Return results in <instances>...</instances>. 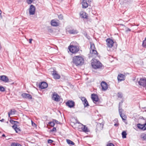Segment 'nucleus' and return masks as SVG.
<instances>
[{"label": "nucleus", "mask_w": 146, "mask_h": 146, "mask_svg": "<svg viewBox=\"0 0 146 146\" xmlns=\"http://www.w3.org/2000/svg\"><path fill=\"white\" fill-rule=\"evenodd\" d=\"M39 87L41 89H45L48 86L47 84L45 82H42L39 84Z\"/></svg>", "instance_id": "obj_10"}, {"label": "nucleus", "mask_w": 146, "mask_h": 146, "mask_svg": "<svg viewBox=\"0 0 146 146\" xmlns=\"http://www.w3.org/2000/svg\"><path fill=\"white\" fill-rule=\"evenodd\" d=\"M10 122L12 124H13L14 125V124H15V121L12 120H10Z\"/></svg>", "instance_id": "obj_41"}, {"label": "nucleus", "mask_w": 146, "mask_h": 146, "mask_svg": "<svg viewBox=\"0 0 146 146\" xmlns=\"http://www.w3.org/2000/svg\"><path fill=\"white\" fill-rule=\"evenodd\" d=\"M51 25L53 26H57L58 25V23L55 20H52L51 22Z\"/></svg>", "instance_id": "obj_20"}, {"label": "nucleus", "mask_w": 146, "mask_h": 146, "mask_svg": "<svg viewBox=\"0 0 146 146\" xmlns=\"http://www.w3.org/2000/svg\"><path fill=\"white\" fill-rule=\"evenodd\" d=\"M18 143H12L11 145L12 146H17Z\"/></svg>", "instance_id": "obj_44"}, {"label": "nucleus", "mask_w": 146, "mask_h": 146, "mask_svg": "<svg viewBox=\"0 0 146 146\" xmlns=\"http://www.w3.org/2000/svg\"><path fill=\"white\" fill-rule=\"evenodd\" d=\"M2 136L3 137H5V134H3L2 135Z\"/></svg>", "instance_id": "obj_55"}, {"label": "nucleus", "mask_w": 146, "mask_h": 146, "mask_svg": "<svg viewBox=\"0 0 146 146\" xmlns=\"http://www.w3.org/2000/svg\"><path fill=\"white\" fill-rule=\"evenodd\" d=\"M52 75L54 78L55 79H58L60 77V76L57 73V72L56 71H53Z\"/></svg>", "instance_id": "obj_18"}, {"label": "nucleus", "mask_w": 146, "mask_h": 146, "mask_svg": "<svg viewBox=\"0 0 146 146\" xmlns=\"http://www.w3.org/2000/svg\"><path fill=\"white\" fill-rule=\"evenodd\" d=\"M5 89L2 86H0V91L3 92L5 91Z\"/></svg>", "instance_id": "obj_35"}, {"label": "nucleus", "mask_w": 146, "mask_h": 146, "mask_svg": "<svg viewBox=\"0 0 146 146\" xmlns=\"http://www.w3.org/2000/svg\"><path fill=\"white\" fill-rule=\"evenodd\" d=\"M142 46L144 48H146V38L143 41Z\"/></svg>", "instance_id": "obj_30"}, {"label": "nucleus", "mask_w": 146, "mask_h": 146, "mask_svg": "<svg viewBox=\"0 0 146 146\" xmlns=\"http://www.w3.org/2000/svg\"><path fill=\"white\" fill-rule=\"evenodd\" d=\"M17 146H22L20 144L18 143Z\"/></svg>", "instance_id": "obj_52"}, {"label": "nucleus", "mask_w": 146, "mask_h": 146, "mask_svg": "<svg viewBox=\"0 0 146 146\" xmlns=\"http://www.w3.org/2000/svg\"><path fill=\"white\" fill-rule=\"evenodd\" d=\"M126 29H127L126 30V32H127L128 31H131V29H129L127 28H126Z\"/></svg>", "instance_id": "obj_48"}, {"label": "nucleus", "mask_w": 146, "mask_h": 146, "mask_svg": "<svg viewBox=\"0 0 146 146\" xmlns=\"http://www.w3.org/2000/svg\"><path fill=\"white\" fill-rule=\"evenodd\" d=\"M106 146H115L114 144L111 143H108Z\"/></svg>", "instance_id": "obj_37"}, {"label": "nucleus", "mask_w": 146, "mask_h": 146, "mask_svg": "<svg viewBox=\"0 0 146 146\" xmlns=\"http://www.w3.org/2000/svg\"><path fill=\"white\" fill-rule=\"evenodd\" d=\"M53 121H54V123H56L57 124H58L59 123V122H58V121H57V120H56L53 119Z\"/></svg>", "instance_id": "obj_47"}, {"label": "nucleus", "mask_w": 146, "mask_h": 146, "mask_svg": "<svg viewBox=\"0 0 146 146\" xmlns=\"http://www.w3.org/2000/svg\"><path fill=\"white\" fill-rule=\"evenodd\" d=\"M145 38H146V37Z\"/></svg>", "instance_id": "obj_57"}, {"label": "nucleus", "mask_w": 146, "mask_h": 146, "mask_svg": "<svg viewBox=\"0 0 146 146\" xmlns=\"http://www.w3.org/2000/svg\"><path fill=\"white\" fill-rule=\"evenodd\" d=\"M91 62L93 68L95 69L99 68L102 66L101 63L97 59L93 58L91 60Z\"/></svg>", "instance_id": "obj_2"}, {"label": "nucleus", "mask_w": 146, "mask_h": 146, "mask_svg": "<svg viewBox=\"0 0 146 146\" xmlns=\"http://www.w3.org/2000/svg\"><path fill=\"white\" fill-rule=\"evenodd\" d=\"M139 84L144 87H146V78H140L138 82Z\"/></svg>", "instance_id": "obj_8"}, {"label": "nucleus", "mask_w": 146, "mask_h": 146, "mask_svg": "<svg viewBox=\"0 0 146 146\" xmlns=\"http://www.w3.org/2000/svg\"><path fill=\"white\" fill-rule=\"evenodd\" d=\"M58 18L60 19H62L63 18V16L62 15H60L58 16Z\"/></svg>", "instance_id": "obj_43"}, {"label": "nucleus", "mask_w": 146, "mask_h": 146, "mask_svg": "<svg viewBox=\"0 0 146 146\" xmlns=\"http://www.w3.org/2000/svg\"><path fill=\"white\" fill-rule=\"evenodd\" d=\"M19 123V122L15 121V124L13 125H15L16 126H17V124Z\"/></svg>", "instance_id": "obj_45"}, {"label": "nucleus", "mask_w": 146, "mask_h": 146, "mask_svg": "<svg viewBox=\"0 0 146 146\" xmlns=\"http://www.w3.org/2000/svg\"><path fill=\"white\" fill-rule=\"evenodd\" d=\"M35 7L33 5H31L29 9V14L30 15H34L35 13Z\"/></svg>", "instance_id": "obj_7"}, {"label": "nucleus", "mask_w": 146, "mask_h": 146, "mask_svg": "<svg viewBox=\"0 0 146 146\" xmlns=\"http://www.w3.org/2000/svg\"><path fill=\"white\" fill-rule=\"evenodd\" d=\"M53 141L50 139L48 140V142L49 143H52Z\"/></svg>", "instance_id": "obj_40"}, {"label": "nucleus", "mask_w": 146, "mask_h": 146, "mask_svg": "<svg viewBox=\"0 0 146 146\" xmlns=\"http://www.w3.org/2000/svg\"><path fill=\"white\" fill-rule=\"evenodd\" d=\"M117 96L118 98H121L122 97V94L120 92H118L117 94Z\"/></svg>", "instance_id": "obj_36"}, {"label": "nucleus", "mask_w": 146, "mask_h": 146, "mask_svg": "<svg viewBox=\"0 0 146 146\" xmlns=\"http://www.w3.org/2000/svg\"><path fill=\"white\" fill-rule=\"evenodd\" d=\"M122 138H125L126 137L127 133L125 131H123L122 133Z\"/></svg>", "instance_id": "obj_29"}, {"label": "nucleus", "mask_w": 146, "mask_h": 146, "mask_svg": "<svg viewBox=\"0 0 146 146\" xmlns=\"http://www.w3.org/2000/svg\"><path fill=\"white\" fill-rule=\"evenodd\" d=\"M92 99L94 103H95L98 101L99 99L97 95L94 94H92Z\"/></svg>", "instance_id": "obj_15"}, {"label": "nucleus", "mask_w": 146, "mask_h": 146, "mask_svg": "<svg viewBox=\"0 0 146 146\" xmlns=\"http://www.w3.org/2000/svg\"><path fill=\"white\" fill-rule=\"evenodd\" d=\"M48 123L49 124V125L52 127H53L55 124V123L54 121H53V120L52 121H51L50 122Z\"/></svg>", "instance_id": "obj_34"}, {"label": "nucleus", "mask_w": 146, "mask_h": 146, "mask_svg": "<svg viewBox=\"0 0 146 146\" xmlns=\"http://www.w3.org/2000/svg\"><path fill=\"white\" fill-rule=\"evenodd\" d=\"M101 85L102 86V90L105 91L108 89V85L106 82L104 81L102 82H101Z\"/></svg>", "instance_id": "obj_11"}, {"label": "nucleus", "mask_w": 146, "mask_h": 146, "mask_svg": "<svg viewBox=\"0 0 146 146\" xmlns=\"http://www.w3.org/2000/svg\"><path fill=\"white\" fill-rule=\"evenodd\" d=\"M1 10H0V15H1Z\"/></svg>", "instance_id": "obj_56"}, {"label": "nucleus", "mask_w": 146, "mask_h": 146, "mask_svg": "<svg viewBox=\"0 0 146 146\" xmlns=\"http://www.w3.org/2000/svg\"><path fill=\"white\" fill-rule=\"evenodd\" d=\"M33 40V39L32 38L30 39L29 40V43L30 44H31L32 43V41Z\"/></svg>", "instance_id": "obj_49"}, {"label": "nucleus", "mask_w": 146, "mask_h": 146, "mask_svg": "<svg viewBox=\"0 0 146 146\" xmlns=\"http://www.w3.org/2000/svg\"><path fill=\"white\" fill-rule=\"evenodd\" d=\"M4 119H2L0 120V121H1V122H2L4 121Z\"/></svg>", "instance_id": "obj_51"}, {"label": "nucleus", "mask_w": 146, "mask_h": 146, "mask_svg": "<svg viewBox=\"0 0 146 146\" xmlns=\"http://www.w3.org/2000/svg\"><path fill=\"white\" fill-rule=\"evenodd\" d=\"M121 104V103H119V113L120 116H121L122 114V113L123 110L121 108H120V104Z\"/></svg>", "instance_id": "obj_26"}, {"label": "nucleus", "mask_w": 146, "mask_h": 146, "mask_svg": "<svg viewBox=\"0 0 146 146\" xmlns=\"http://www.w3.org/2000/svg\"><path fill=\"white\" fill-rule=\"evenodd\" d=\"M86 13H83L82 14L83 16H82V17L83 18L86 19L87 18V16L86 15Z\"/></svg>", "instance_id": "obj_38"}, {"label": "nucleus", "mask_w": 146, "mask_h": 146, "mask_svg": "<svg viewBox=\"0 0 146 146\" xmlns=\"http://www.w3.org/2000/svg\"><path fill=\"white\" fill-rule=\"evenodd\" d=\"M66 105L70 108H72L75 106V102L72 100H68L66 103Z\"/></svg>", "instance_id": "obj_9"}, {"label": "nucleus", "mask_w": 146, "mask_h": 146, "mask_svg": "<svg viewBox=\"0 0 146 146\" xmlns=\"http://www.w3.org/2000/svg\"><path fill=\"white\" fill-rule=\"evenodd\" d=\"M60 97L59 96L55 93H54L53 94L52 97V99L56 102H58L60 101Z\"/></svg>", "instance_id": "obj_12"}, {"label": "nucleus", "mask_w": 146, "mask_h": 146, "mask_svg": "<svg viewBox=\"0 0 146 146\" xmlns=\"http://www.w3.org/2000/svg\"><path fill=\"white\" fill-rule=\"evenodd\" d=\"M81 100L82 101V102L85 100H86V98L85 97H82L81 98Z\"/></svg>", "instance_id": "obj_39"}, {"label": "nucleus", "mask_w": 146, "mask_h": 146, "mask_svg": "<svg viewBox=\"0 0 146 146\" xmlns=\"http://www.w3.org/2000/svg\"><path fill=\"white\" fill-rule=\"evenodd\" d=\"M69 51L73 53H77L79 50L78 46L71 45L68 47Z\"/></svg>", "instance_id": "obj_4"}, {"label": "nucleus", "mask_w": 146, "mask_h": 146, "mask_svg": "<svg viewBox=\"0 0 146 146\" xmlns=\"http://www.w3.org/2000/svg\"><path fill=\"white\" fill-rule=\"evenodd\" d=\"M16 112V111L15 110V109H13L11 110L10 112H9L8 113L9 117H10V115H11L15 114Z\"/></svg>", "instance_id": "obj_24"}, {"label": "nucleus", "mask_w": 146, "mask_h": 146, "mask_svg": "<svg viewBox=\"0 0 146 146\" xmlns=\"http://www.w3.org/2000/svg\"><path fill=\"white\" fill-rule=\"evenodd\" d=\"M106 41L108 47L112 48L114 43L113 40L110 38H108L106 40Z\"/></svg>", "instance_id": "obj_6"}, {"label": "nucleus", "mask_w": 146, "mask_h": 146, "mask_svg": "<svg viewBox=\"0 0 146 146\" xmlns=\"http://www.w3.org/2000/svg\"><path fill=\"white\" fill-rule=\"evenodd\" d=\"M84 61L83 57L79 56H77L73 57L72 62L76 66H80L83 64Z\"/></svg>", "instance_id": "obj_1"}, {"label": "nucleus", "mask_w": 146, "mask_h": 146, "mask_svg": "<svg viewBox=\"0 0 146 146\" xmlns=\"http://www.w3.org/2000/svg\"><path fill=\"white\" fill-rule=\"evenodd\" d=\"M31 122H32V125L33 126V127H36V124L34 123L32 120L31 121Z\"/></svg>", "instance_id": "obj_42"}, {"label": "nucleus", "mask_w": 146, "mask_h": 146, "mask_svg": "<svg viewBox=\"0 0 146 146\" xmlns=\"http://www.w3.org/2000/svg\"><path fill=\"white\" fill-rule=\"evenodd\" d=\"M137 127L139 129L144 130L146 129V123H145L143 125L139 123L137 124Z\"/></svg>", "instance_id": "obj_19"}, {"label": "nucleus", "mask_w": 146, "mask_h": 146, "mask_svg": "<svg viewBox=\"0 0 146 146\" xmlns=\"http://www.w3.org/2000/svg\"><path fill=\"white\" fill-rule=\"evenodd\" d=\"M12 127L15 130L16 133H19L21 132V129L18 128L17 126H16L15 125H13Z\"/></svg>", "instance_id": "obj_23"}, {"label": "nucleus", "mask_w": 146, "mask_h": 146, "mask_svg": "<svg viewBox=\"0 0 146 146\" xmlns=\"http://www.w3.org/2000/svg\"><path fill=\"white\" fill-rule=\"evenodd\" d=\"M81 124L82 126L81 127V129L83 132L85 133L90 132V130L86 125H84L82 124Z\"/></svg>", "instance_id": "obj_17"}, {"label": "nucleus", "mask_w": 146, "mask_h": 146, "mask_svg": "<svg viewBox=\"0 0 146 146\" xmlns=\"http://www.w3.org/2000/svg\"><path fill=\"white\" fill-rule=\"evenodd\" d=\"M92 0H82L81 3L82 7L83 8L85 9L88 7L89 3L91 2Z\"/></svg>", "instance_id": "obj_5"}, {"label": "nucleus", "mask_w": 146, "mask_h": 146, "mask_svg": "<svg viewBox=\"0 0 146 146\" xmlns=\"http://www.w3.org/2000/svg\"><path fill=\"white\" fill-rule=\"evenodd\" d=\"M97 129L98 130H102L103 128V125L101 123H98L97 124Z\"/></svg>", "instance_id": "obj_21"}, {"label": "nucleus", "mask_w": 146, "mask_h": 146, "mask_svg": "<svg viewBox=\"0 0 146 146\" xmlns=\"http://www.w3.org/2000/svg\"><path fill=\"white\" fill-rule=\"evenodd\" d=\"M125 76L123 74H118L117 76V79L118 81H121L125 80Z\"/></svg>", "instance_id": "obj_14"}, {"label": "nucleus", "mask_w": 146, "mask_h": 146, "mask_svg": "<svg viewBox=\"0 0 146 146\" xmlns=\"http://www.w3.org/2000/svg\"><path fill=\"white\" fill-rule=\"evenodd\" d=\"M120 25H121L122 26H124V27H125V25H123V24H120Z\"/></svg>", "instance_id": "obj_53"}, {"label": "nucleus", "mask_w": 146, "mask_h": 146, "mask_svg": "<svg viewBox=\"0 0 146 146\" xmlns=\"http://www.w3.org/2000/svg\"><path fill=\"white\" fill-rule=\"evenodd\" d=\"M97 129L98 130H102L103 128V125L101 123H98L97 124Z\"/></svg>", "instance_id": "obj_22"}, {"label": "nucleus", "mask_w": 146, "mask_h": 146, "mask_svg": "<svg viewBox=\"0 0 146 146\" xmlns=\"http://www.w3.org/2000/svg\"><path fill=\"white\" fill-rule=\"evenodd\" d=\"M34 0H26V2L27 3L29 4H31L33 2Z\"/></svg>", "instance_id": "obj_33"}, {"label": "nucleus", "mask_w": 146, "mask_h": 146, "mask_svg": "<svg viewBox=\"0 0 146 146\" xmlns=\"http://www.w3.org/2000/svg\"><path fill=\"white\" fill-rule=\"evenodd\" d=\"M90 54H92L91 56L95 57L98 56V52L96 50L95 45L94 44L91 43L90 48Z\"/></svg>", "instance_id": "obj_3"}, {"label": "nucleus", "mask_w": 146, "mask_h": 146, "mask_svg": "<svg viewBox=\"0 0 146 146\" xmlns=\"http://www.w3.org/2000/svg\"><path fill=\"white\" fill-rule=\"evenodd\" d=\"M56 131V129L55 127H54L52 130H51V131L53 132Z\"/></svg>", "instance_id": "obj_46"}, {"label": "nucleus", "mask_w": 146, "mask_h": 146, "mask_svg": "<svg viewBox=\"0 0 146 146\" xmlns=\"http://www.w3.org/2000/svg\"><path fill=\"white\" fill-rule=\"evenodd\" d=\"M114 121H115L116 122L118 121V120L117 119H116L114 120Z\"/></svg>", "instance_id": "obj_54"}, {"label": "nucleus", "mask_w": 146, "mask_h": 146, "mask_svg": "<svg viewBox=\"0 0 146 146\" xmlns=\"http://www.w3.org/2000/svg\"><path fill=\"white\" fill-rule=\"evenodd\" d=\"M120 116L121 117L122 120L123 121L125 120H126V118H127V117L124 114H122V115Z\"/></svg>", "instance_id": "obj_32"}, {"label": "nucleus", "mask_w": 146, "mask_h": 146, "mask_svg": "<svg viewBox=\"0 0 146 146\" xmlns=\"http://www.w3.org/2000/svg\"><path fill=\"white\" fill-rule=\"evenodd\" d=\"M22 97L24 98H27L29 99H32V96L30 94L27 93L22 94L21 95Z\"/></svg>", "instance_id": "obj_16"}, {"label": "nucleus", "mask_w": 146, "mask_h": 146, "mask_svg": "<svg viewBox=\"0 0 146 146\" xmlns=\"http://www.w3.org/2000/svg\"><path fill=\"white\" fill-rule=\"evenodd\" d=\"M68 32L70 34H76L78 33L77 31L74 29H72L69 30Z\"/></svg>", "instance_id": "obj_25"}, {"label": "nucleus", "mask_w": 146, "mask_h": 146, "mask_svg": "<svg viewBox=\"0 0 146 146\" xmlns=\"http://www.w3.org/2000/svg\"><path fill=\"white\" fill-rule=\"evenodd\" d=\"M66 141L67 143L69 144H71L72 145H74V143L72 141H71L69 139H67Z\"/></svg>", "instance_id": "obj_28"}, {"label": "nucleus", "mask_w": 146, "mask_h": 146, "mask_svg": "<svg viewBox=\"0 0 146 146\" xmlns=\"http://www.w3.org/2000/svg\"><path fill=\"white\" fill-rule=\"evenodd\" d=\"M83 104L84 105V107H86L88 106H89L88 103L86 100H86L85 101H84L83 102H82Z\"/></svg>", "instance_id": "obj_31"}, {"label": "nucleus", "mask_w": 146, "mask_h": 146, "mask_svg": "<svg viewBox=\"0 0 146 146\" xmlns=\"http://www.w3.org/2000/svg\"><path fill=\"white\" fill-rule=\"evenodd\" d=\"M114 125L115 126H117L118 125V123H115L114 124Z\"/></svg>", "instance_id": "obj_50"}, {"label": "nucleus", "mask_w": 146, "mask_h": 146, "mask_svg": "<svg viewBox=\"0 0 146 146\" xmlns=\"http://www.w3.org/2000/svg\"><path fill=\"white\" fill-rule=\"evenodd\" d=\"M141 138L143 140H146V134H142L141 135Z\"/></svg>", "instance_id": "obj_27"}, {"label": "nucleus", "mask_w": 146, "mask_h": 146, "mask_svg": "<svg viewBox=\"0 0 146 146\" xmlns=\"http://www.w3.org/2000/svg\"><path fill=\"white\" fill-rule=\"evenodd\" d=\"M0 80L5 82H9V80L8 78L5 75L0 76Z\"/></svg>", "instance_id": "obj_13"}]
</instances>
